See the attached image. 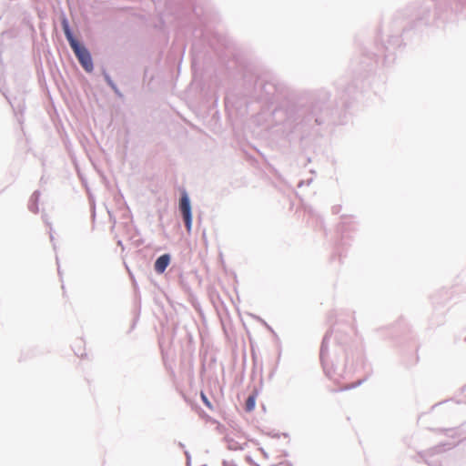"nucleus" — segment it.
<instances>
[{"mask_svg":"<svg viewBox=\"0 0 466 466\" xmlns=\"http://www.w3.org/2000/svg\"><path fill=\"white\" fill-rule=\"evenodd\" d=\"M65 35L66 39L68 40L71 48L73 49L75 55L76 56L78 61L85 68L86 71L91 72L93 70V63L91 59V56L87 49L81 46L73 36L70 32L68 26H65Z\"/></svg>","mask_w":466,"mask_h":466,"instance_id":"obj_1","label":"nucleus"},{"mask_svg":"<svg viewBox=\"0 0 466 466\" xmlns=\"http://www.w3.org/2000/svg\"><path fill=\"white\" fill-rule=\"evenodd\" d=\"M170 263V256L168 254H164L162 256H160L155 262V270L156 272H157L158 274H162L166 268H167V266L169 265Z\"/></svg>","mask_w":466,"mask_h":466,"instance_id":"obj_3","label":"nucleus"},{"mask_svg":"<svg viewBox=\"0 0 466 466\" xmlns=\"http://www.w3.org/2000/svg\"><path fill=\"white\" fill-rule=\"evenodd\" d=\"M179 208L185 221L187 231L190 232L192 227L191 207L189 198L186 192H184L181 196L179 201Z\"/></svg>","mask_w":466,"mask_h":466,"instance_id":"obj_2","label":"nucleus"},{"mask_svg":"<svg viewBox=\"0 0 466 466\" xmlns=\"http://www.w3.org/2000/svg\"><path fill=\"white\" fill-rule=\"evenodd\" d=\"M200 397H201V400L202 401L204 402V404L209 409V410H213V406L211 404V402L209 401V400L208 399V397L206 396V394L202 391L200 393Z\"/></svg>","mask_w":466,"mask_h":466,"instance_id":"obj_5","label":"nucleus"},{"mask_svg":"<svg viewBox=\"0 0 466 466\" xmlns=\"http://www.w3.org/2000/svg\"><path fill=\"white\" fill-rule=\"evenodd\" d=\"M255 406H256V395L253 394V395H250L247 399L245 409L247 411H252L254 410Z\"/></svg>","mask_w":466,"mask_h":466,"instance_id":"obj_4","label":"nucleus"}]
</instances>
